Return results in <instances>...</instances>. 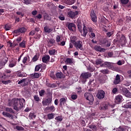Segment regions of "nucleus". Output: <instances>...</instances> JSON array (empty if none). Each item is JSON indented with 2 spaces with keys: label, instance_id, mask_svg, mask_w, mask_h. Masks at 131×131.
Returning a JSON list of instances; mask_svg holds the SVG:
<instances>
[{
  "label": "nucleus",
  "instance_id": "1",
  "mask_svg": "<svg viewBox=\"0 0 131 131\" xmlns=\"http://www.w3.org/2000/svg\"><path fill=\"white\" fill-rule=\"evenodd\" d=\"M84 98L86 99V100L89 101V105H93L94 103V96L92 95V94L85 93L84 94Z\"/></svg>",
  "mask_w": 131,
  "mask_h": 131
},
{
  "label": "nucleus",
  "instance_id": "2",
  "mask_svg": "<svg viewBox=\"0 0 131 131\" xmlns=\"http://www.w3.org/2000/svg\"><path fill=\"white\" fill-rule=\"evenodd\" d=\"M30 81H31V80L29 78H24L19 81H17L18 84H21L23 88H24V86L28 85Z\"/></svg>",
  "mask_w": 131,
  "mask_h": 131
},
{
  "label": "nucleus",
  "instance_id": "3",
  "mask_svg": "<svg viewBox=\"0 0 131 131\" xmlns=\"http://www.w3.org/2000/svg\"><path fill=\"white\" fill-rule=\"evenodd\" d=\"M80 76L81 78H82V82H83V83H85L86 79L92 77V73L90 72L82 73Z\"/></svg>",
  "mask_w": 131,
  "mask_h": 131
},
{
  "label": "nucleus",
  "instance_id": "4",
  "mask_svg": "<svg viewBox=\"0 0 131 131\" xmlns=\"http://www.w3.org/2000/svg\"><path fill=\"white\" fill-rule=\"evenodd\" d=\"M100 45H101V46H103V47L109 48V47L111 46V41H110V40H108L107 38H104L100 40Z\"/></svg>",
  "mask_w": 131,
  "mask_h": 131
},
{
  "label": "nucleus",
  "instance_id": "5",
  "mask_svg": "<svg viewBox=\"0 0 131 131\" xmlns=\"http://www.w3.org/2000/svg\"><path fill=\"white\" fill-rule=\"evenodd\" d=\"M74 45V48L76 49V50H80L82 51L83 49V43H82V41L81 40H77Z\"/></svg>",
  "mask_w": 131,
  "mask_h": 131
},
{
  "label": "nucleus",
  "instance_id": "6",
  "mask_svg": "<svg viewBox=\"0 0 131 131\" xmlns=\"http://www.w3.org/2000/svg\"><path fill=\"white\" fill-rule=\"evenodd\" d=\"M18 101L19 99L18 98H13V109L15 110V111H19L20 110V108L18 106H19Z\"/></svg>",
  "mask_w": 131,
  "mask_h": 131
},
{
  "label": "nucleus",
  "instance_id": "7",
  "mask_svg": "<svg viewBox=\"0 0 131 131\" xmlns=\"http://www.w3.org/2000/svg\"><path fill=\"white\" fill-rule=\"evenodd\" d=\"M53 101L52 97H49L47 99H46L44 100H42V104L43 106H49Z\"/></svg>",
  "mask_w": 131,
  "mask_h": 131
},
{
  "label": "nucleus",
  "instance_id": "8",
  "mask_svg": "<svg viewBox=\"0 0 131 131\" xmlns=\"http://www.w3.org/2000/svg\"><path fill=\"white\" fill-rule=\"evenodd\" d=\"M10 77L11 74H7L5 73H0V81L1 82H2L3 80H7V79H8V78H10Z\"/></svg>",
  "mask_w": 131,
  "mask_h": 131
},
{
  "label": "nucleus",
  "instance_id": "9",
  "mask_svg": "<svg viewBox=\"0 0 131 131\" xmlns=\"http://www.w3.org/2000/svg\"><path fill=\"white\" fill-rule=\"evenodd\" d=\"M120 92H121V94H123L125 97H127L128 93H129L128 90L122 86L120 87Z\"/></svg>",
  "mask_w": 131,
  "mask_h": 131
},
{
  "label": "nucleus",
  "instance_id": "10",
  "mask_svg": "<svg viewBox=\"0 0 131 131\" xmlns=\"http://www.w3.org/2000/svg\"><path fill=\"white\" fill-rule=\"evenodd\" d=\"M120 92H121V94H123L125 97H127L128 93H129L128 90L122 86L120 87Z\"/></svg>",
  "mask_w": 131,
  "mask_h": 131
},
{
  "label": "nucleus",
  "instance_id": "11",
  "mask_svg": "<svg viewBox=\"0 0 131 131\" xmlns=\"http://www.w3.org/2000/svg\"><path fill=\"white\" fill-rule=\"evenodd\" d=\"M89 32L88 31V29H86V26L85 25H83V31H81L80 32V33H81V36H83V37H86V34H88V33Z\"/></svg>",
  "mask_w": 131,
  "mask_h": 131
},
{
  "label": "nucleus",
  "instance_id": "12",
  "mask_svg": "<svg viewBox=\"0 0 131 131\" xmlns=\"http://www.w3.org/2000/svg\"><path fill=\"white\" fill-rule=\"evenodd\" d=\"M96 97L98 98V99H99V100H101V99H104L105 97V92H104L103 90L98 91Z\"/></svg>",
  "mask_w": 131,
  "mask_h": 131
},
{
  "label": "nucleus",
  "instance_id": "13",
  "mask_svg": "<svg viewBox=\"0 0 131 131\" xmlns=\"http://www.w3.org/2000/svg\"><path fill=\"white\" fill-rule=\"evenodd\" d=\"M90 16L91 17L92 21L94 23H96L97 22V15H96V13H95V11H94V10L91 11Z\"/></svg>",
  "mask_w": 131,
  "mask_h": 131
},
{
  "label": "nucleus",
  "instance_id": "14",
  "mask_svg": "<svg viewBox=\"0 0 131 131\" xmlns=\"http://www.w3.org/2000/svg\"><path fill=\"white\" fill-rule=\"evenodd\" d=\"M68 15L69 17L71 18L72 19H73L75 16H77L78 15V11H76L75 12H73L72 11H70L68 12Z\"/></svg>",
  "mask_w": 131,
  "mask_h": 131
},
{
  "label": "nucleus",
  "instance_id": "15",
  "mask_svg": "<svg viewBox=\"0 0 131 131\" xmlns=\"http://www.w3.org/2000/svg\"><path fill=\"white\" fill-rule=\"evenodd\" d=\"M123 99V97L121 95H118L115 97V103L117 104H119L122 102V100Z\"/></svg>",
  "mask_w": 131,
  "mask_h": 131
},
{
  "label": "nucleus",
  "instance_id": "16",
  "mask_svg": "<svg viewBox=\"0 0 131 131\" xmlns=\"http://www.w3.org/2000/svg\"><path fill=\"white\" fill-rule=\"evenodd\" d=\"M50 57L49 55H46L42 57V62L43 63H48L50 61Z\"/></svg>",
  "mask_w": 131,
  "mask_h": 131
},
{
  "label": "nucleus",
  "instance_id": "17",
  "mask_svg": "<svg viewBox=\"0 0 131 131\" xmlns=\"http://www.w3.org/2000/svg\"><path fill=\"white\" fill-rule=\"evenodd\" d=\"M67 101V98L63 97L59 99V106L60 107H62L63 105L66 104Z\"/></svg>",
  "mask_w": 131,
  "mask_h": 131
},
{
  "label": "nucleus",
  "instance_id": "18",
  "mask_svg": "<svg viewBox=\"0 0 131 131\" xmlns=\"http://www.w3.org/2000/svg\"><path fill=\"white\" fill-rule=\"evenodd\" d=\"M121 81V80L120 79V76L118 74L116 75L115 80L113 81V83H114V84H119Z\"/></svg>",
  "mask_w": 131,
  "mask_h": 131
},
{
  "label": "nucleus",
  "instance_id": "19",
  "mask_svg": "<svg viewBox=\"0 0 131 131\" xmlns=\"http://www.w3.org/2000/svg\"><path fill=\"white\" fill-rule=\"evenodd\" d=\"M18 101H19V104L20 105V106L19 107V109H22V108H23V107H24V104H25V99H24V98H19L18 99Z\"/></svg>",
  "mask_w": 131,
  "mask_h": 131
},
{
  "label": "nucleus",
  "instance_id": "20",
  "mask_svg": "<svg viewBox=\"0 0 131 131\" xmlns=\"http://www.w3.org/2000/svg\"><path fill=\"white\" fill-rule=\"evenodd\" d=\"M16 65H17V61H16L15 59H13L10 61L9 67H10V68H13V67H15Z\"/></svg>",
  "mask_w": 131,
  "mask_h": 131
},
{
  "label": "nucleus",
  "instance_id": "21",
  "mask_svg": "<svg viewBox=\"0 0 131 131\" xmlns=\"http://www.w3.org/2000/svg\"><path fill=\"white\" fill-rule=\"evenodd\" d=\"M2 114L4 115V116L8 117L9 118H10V119H13L14 118V116L9 113L3 112Z\"/></svg>",
  "mask_w": 131,
  "mask_h": 131
},
{
  "label": "nucleus",
  "instance_id": "22",
  "mask_svg": "<svg viewBox=\"0 0 131 131\" xmlns=\"http://www.w3.org/2000/svg\"><path fill=\"white\" fill-rule=\"evenodd\" d=\"M41 75V73H34L33 74H31L30 75V76L31 78H39V77Z\"/></svg>",
  "mask_w": 131,
  "mask_h": 131
},
{
  "label": "nucleus",
  "instance_id": "23",
  "mask_svg": "<svg viewBox=\"0 0 131 131\" xmlns=\"http://www.w3.org/2000/svg\"><path fill=\"white\" fill-rule=\"evenodd\" d=\"M95 49L96 51H97V52H106V49H105V48H102L101 46H96L95 47Z\"/></svg>",
  "mask_w": 131,
  "mask_h": 131
},
{
  "label": "nucleus",
  "instance_id": "24",
  "mask_svg": "<svg viewBox=\"0 0 131 131\" xmlns=\"http://www.w3.org/2000/svg\"><path fill=\"white\" fill-rule=\"evenodd\" d=\"M70 41L73 45H74L77 41V37L72 36L70 37Z\"/></svg>",
  "mask_w": 131,
  "mask_h": 131
},
{
  "label": "nucleus",
  "instance_id": "25",
  "mask_svg": "<svg viewBox=\"0 0 131 131\" xmlns=\"http://www.w3.org/2000/svg\"><path fill=\"white\" fill-rule=\"evenodd\" d=\"M44 31L46 33H51L53 31V29L50 28L48 26H45L44 27Z\"/></svg>",
  "mask_w": 131,
  "mask_h": 131
},
{
  "label": "nucleus",
  "instance_id": "26",
  "mask_svg": "<svg viewBox=\"0 0 131 131\" xmlns=\"http://www.w3.org/2000/svg\"><path fill=\"white\" fill-rule=\"evenodd\" d=\"M75 28V24L73 23H70L68 25V29L70 30V31H73V29Z\"/></svg>",
  "mask_w": 131,
  "mask_h": 131
},
{
  "label": "nucleus",
  "instance_id": "27",
  "mask_svg": "<svg viewBox=\"0 0 131 131\" xmlns=\"http://www.w3.org/2000/svg\"><path fill=\"white\" fill-rule=\"evenodd\" d=\"M47 118L48 119H49V120H51V119H54V118H55V114L54 113L48 114L47 115Z\"/></svg>",
  "mask_w": 131,
  "mask_h": 131
},
{
  "label": "nucleus",
  "instance_id": "28",
  "mask_svg": "<svg viewBox=\"0 0 131 131\" xmlns=\"http://www.w3.org/2000/svg\"><path fill=\"white\" fill-rule=\"evenodd\" d=\"M89 128L92 129L93 131H97V125L94 124V123H93L92 124L89 125Z\"/></svg>",
  "mask_w": 131,
  "mask_h": 131
},
{
  "label": "nucleus",
  "instance_id": "29",
  "mask_svg": "<svg viewBox=\"0 0 131 131\" xmlns=\"http://www.w3.org/2000/svg\"><path fill=\"white\" fill-rule=\"evenodd\" d=\"M55 75L56 77L59 79H61V78L63 77V73H62L61 72H58L56 73Z\"/></svg>",
  "mask_w": 131,
  "mask_h": 131
},
{
  "label": "nucleus",
  "instance_id": "30",
  "mask_svg": "<svg viewBox=\"0 0 131 131\" xmlns=\"http://www.w3.org/2000/svg\"><path fill=\"white\" fill-rule=\"evenodd\" d=\"M45 110H50V111L54 112V111H55V106L54 105L47 106L45 108Z\"/></svg>",
  "mask_w": 131,
  "mask_h": 131
},
{
  "label": "nucleus",
  "instance_id": "31",
  "mask_svg": "<svg viewBox=\"0 0 131 131\" xmlns=\"http://www.w3.org/2000/svg\"><path fill=\"white\" fill-rule=\"evenodd\" d=\"M5 110L7 112H9V113H12V114H15V111L13 110V108L10 107H6Z\"/></svg>",
  "mask_w": 131,
  "mask_h": 131
},
{
  "label": "nucleus",
  "instance_id": "32",
  "mask_svg": "<svg viewBox=\"0 0 131 131\" xmlns=\"http://www.w3.org/2000/svg\"><path fill=\"white\" fill-rule=\"evenodd\" d=\"M38 59H39V55L36 54V55L32 58V61L33 62H36Z\"/></svg>",
  "mask_w": 131,
  "mask_h": 131
},
{
  "label": "nucleus",
  "instance_id": "33",
  "mask_svg": "<svg viewBox=\"0 0 131 131\" xmlns=\"http://www.w3.org/2000/svg\"><path fill=\"white\" fill-rule=\"evenodd\" d=\"M12 28V25L6 24L5 25L4 29L6 31L10 30Z\"/></svg>",
  "mask_w": 131,
  "mask_h": 131
},
{
  "label": "nucleus",
  "instance_id": "34",
  "mask_svg": "<svg viewBox=\"0 0 131 131\" xmlns=\"http://www.w3.org/2000/svg\"><path fill=\"white\" fill-rule=\"evenodd\" d=\"M25 40H23L19 44V46L20 48H23V49H25L26 48Z\"/></svg>",
  "mask_w": 131,
  "mask_h": 131
},
{
  "label": "nucleus",
  "instance_id": "35",
  "mask_svg": "<svg viewBox=\"0 0 131 131\" xmlns=\"http://www.w3.org/2000/svg\"><path fill=\"white\" fill-rule=\"evenodd\" d=\"M42 67V65L41 64H39L36 65L35 68V72H37V71H39V69Z\"/></svg>",
  "mask_w": 131,
  "mask_h": 131
},
{
  "label": "nucleus",
  "instance_id": "36",
  "mask_svg": "<svg viewBox=\"0 0 131 131\" xmlns=\"http://www.w3.org/2000/svg\"><path fill=\"white\" fill-rule=\"evenodd\" d=\"M19 30V33H25L26 32L27 29L26 28L21 27L18 29Z\"/></svg>",
  "mask_w": 131,
  "mask_h": 131
},
{
  "label": "nucleus",
  "instance_id": "37",
  "mask_svg": "<svg viewBox=\"0 0 131 131\" xmlns=\"http://www.w3.org/2000/svg\"><path fill=\"white\" fill-rule=\"evenodd\" d=\"M73 63V61L72 60V58H67L66 60V64H72Z\"/></svg>",
  "mask_w": 131,
  "mask_h": 131
},
{
  "label": "nucleus",
  "instance_id": "38",
  "mask_svg": "<svg viewBox=\"0 0 131 131\" xmlns=\"http://www.w3.org/2000/svg\"><path fill=\"white\" fill-rule=\"evenodd\" d=\"M39 95L40 97H43L46 95V91L41 90L39 92Z\"/></svg>",
  "mask_w": 131,
  "mask_h": 131
},
{
  "label": "nucleus",
  "instance_id": "39",
  "mask_svg": "<svg viewBox=\"0 0 131 131\" xmlns=\"http://www.w3.org/2000/svg\"><path fill=\"white\" fill-rule=\"evenodd\" d=\"M48 53L50 56L54 55L56 53V49H52L51 50H49Z\"/></svg>",
  "mask_w": 131,
  "mask_h": 131
},
{
  "label": "nucleus",
  "instance_id": "40",
  "mask_svg": "<svg viewBox=\"0 0 131 131\" xmlns=\"http://www.w3.org/2000/svg\"><path fill=\"white\" fill-rule=\"evenodd\" d=\"M22 2L25 5H31V0H22Z\"/></svg>",
  "mask_w": 131,
  "mask_h": 131
},
{
  "label": "nucleus",
  "instance_id": "41",
  "mask_svg": "<svg viewBox=\"0 0 131 131\" xmlns=\"http://www.w3.org/2000/svg\"><path fill=\"white\" fill-rule=\"evenodd\" d=\"M116 131H125V128L122 126H120L118 128L116 129Z\"/></svg>",
  "mask_w": 131,
  "mask_h": 131
},
{
  "label": "nucleus",
  "instance_id": "42",
  "mask_svg": "<svg viewBox=\"0 0 131 131\" xmlns=\"http://www.w3.org/2000/svg\"><path fill=\"white\" fill-rule=\"evenodd\" d=\"M55 120H56L57 122H61L62 120H63V118L61 116H57L55 118Z\"/></svg>",
  "mask_w": 131,
  "mask_h": 131
},
{
  "label": "nucleus",
  "instance_id": "43",
  "mask_svg": "<svg viewBox=\"0 0 131 131\" xmlns=\"http://www.w3.org/2000/svg\"><path fill=\"white\" fill-rule=\"evenodd\" d=\"M104 64L105 65V67H108V68H111V66L112 65V63L110 62H104Z\"/></svg>",
  "mask_w": 131,
  "mask_h": 131
},
{
  "label": "nucleus",
  "instance_id": "44",
  "mask_svg": "<svg viewBox=\"0 0 131 131\" xmlns=\"http://www.w3.org/2000/svg\"><path fill=\"white\" fill-rule=\"evenodd\" d=\"M121 37L120 38V40L123 42H125L126 41V39L125 38V36L123 35V34H121Z\"/></svg>",
  "mask_w": 131,
  "mask_h": 131
},
{
  "label": "nucleus",
  "instance_id": "45",
  "mask_svg": "<svg viewBox=\"0 0 131 131\" xmlns=\"http://www.w3.org/2000/svg\"><path fill=\"white\" fill-rule=\"evenodd\" d=\"M29 59H29H30V58L29 57V56H27V57H24L23 59V64H26V62H27V60Z\"/></svg>",
  "mask_w": 131,
  "mask_h": 131
},
{
  "label": "nucleus",
  "instance_id": "46",
  "mask_svg": "<svg viewBox=\"0 0 131 131\" xmlns=\"http://www.w3.org/2000/svg\"><path fill=\"white\" fill-rule=\"evenodd\" d=\"M129 0H120V3L122 5H127Z\"/></svg>",
  "mask_w": 131,
  "mask_h": 131
},
{
  "label": "nucleus",
  "instance_id": "47",
  "mask_svg": "<svg viewBox=\"0 0 131 131\" xmlns=\"http://www.w3.org/2000/svg\"><path fill=\"white\" fill-rule=\"evenodd\" d=\"M2 83H3V84H5V85L9 84V83H11V80H4L2 81Z\"/></svg>",
  "mask_w": 131,
  "mask_h": 131
},
{
  "label": "nucleus",
  "instance_id": "48",
  "mask_svg": "<svg viewBox=\"0 0 131 131\" xmlns=\"http://www.w3.org/2000/svg\"><path fill=\"white\" fill-rule=\"evenodd\" d=\"M95 64H96V65H100L102 64V59H97L95 61Z\"/></svg>",
  "mask_w": 131,
  "mask_h": 131
},
{
  "label": "nucleus",
  "instance_id": "49",
  "mask_svg": "<svg viewBox=\"0 0 131 131\" xmlns=\"http://www.w3.org/2000/svg\"><path fill=\"white\" fill-rule=\"evenodd\" d=\"M68 2V5H69V6L71 5H73L74 3H75V0H67Z\"/></svg>",
  "mask_w": 131,
  "mask_h": 131
},
{
  "label": "nucleus",
  "instance_id": "50",
  "mask_svg": "<svg viewBox=\"0 0 131 131\" xmlns=\"http://www.w3.org/2000/svg\"><path fill=\"white\" fill-rule=\"evenodd\" d=\"M50 76L51 78H53V79H56V76L55 75V74H54L53 71L51 72Z\"/></svg>",
  "mask_w": 131,
  "mask_h": 131
},
{
  "label": "nucleus",
  "instance_id": "51",
  "mask_svg": "<svg viewBox=\"0 0 131 131\" xmlns=\"http://www.w3.org/2000/svg\"><path fill=\"white\" fill-rule=\"evenodd\" d=\"M8 106H9V107H11V106H12L13 105V99L12 100L9 99L8 100Z\"/></svg>",
  "mask_w": 131,
  "mask_h": 131
},
{
  "label": "nucleus",
  "instance_id": "52",
  "mask_svg": "<svg viewBox=\"0 0 131 131\" xmlns=\"http://www.w3.org/2000/svg\"><path fill=\"white\" fill-rule=\"evenodd\" d=\"M16 129H17V130H23L24 129V127L21 126H19L17 125L15 127Z\"/></svg>",
  "mask_w": 131,
  "mask_h": 131
},
{
  "label": "nucleus",
  "instance_id": "53",
  "mask_svg": "<svg viewBox=\"0 0 131 131\" xmlns=\"http://www.w3.org/2000/svg\"><path fill=\"white\" fill-rule=\"evenodd\" d=\"M89 36L90 38H93V39H95V37H96V34H95V33H94L92 32V33H90V34L89 35Z\"/></svg>",
  "mask_w": 131,
  "mask_h": 131
},
{
  "label": "nucleus",
  "instance_id": "54",
  "mask_svg": "<svg viewBox=\"0 0 131 131\" xmlns=\"http://www.w3.org/2000/svg\"><path fill=\"white\" fill-rule=\"evenodd\" d=\"M56 42H57V43H58V42H60V41H61V37L60 36V35L56 36Z\"/></svg>",
  "mask_w": 131,
  "mask_h": 131
},
{
  "label": "nucleus",
  "instance_id": "55",
  "mask_svg": "<svg viewBox=\"0 0 131 131\" xmlns=\"http://www.w3.org/2000/svg\"><path fill=\"white\" fill-rule=\"evenodd\" d=\"M100 110H106L104 103H102L99 106Z\"/></svg>",
  "mask_w": 131,
  "mask_h": 131
},
{
  "label": "nucleus",
  "instance_id": "56",
  "mask_svg": "<svg viewBox=\"0 0 131 131\" xmlns=\"http://www.w3.org/2000/svg\"><path fill=\"white\" fill-rule=\"evenodd\" d=\"M100 72L103 74H108L109 71H108V70H100Z\"/></svg>",
  "mask_w": 131,
  "mask_h": 131
},
{
  "label": "nucleus",
  "instance_id": "57",
  "mask_svg": "<svg viewBox=\"0 0 131 131\" xmlns=\"http://www.w3.org/2000/svg\"><path fill=\"white\" fill-rule=\"evenodd\" d=\"M29 116L32 119H34V118L36 117V115H35V114L34 113H30Z\"/></svg>",
  "mask_w": 131,
  "mask_h": 131
},
{
  "label": "nucleus",
  "instance_id": "58",
  "mask_svg": "<svg viewBox=\"0 0 131 131\" xmlns=\"http://www.w3.org/2000/svg\"><path fill=\"white\" fill-rule=\"evenodd\" d=\"M41 35H40V34H37L36 35H35L34 38H35V39H39L41 37Z\"/></svg>",
  "mask_w": 131,
  "mask_h": 131
},
{
  "label": "nucleus",
  "instance_id": "59",
  "mask_svg": "<svg viewBox=\"0 0 131 131\" xmlns=\"http://www.w3.org/2000/svg\"><path fill=\"white\" fill-rule=\"evenodd\" d=\"M58 19H59V20H61V21H64V20H65V16L61 14L59 16H58Z\"/></svg>",
  "mask_w": 131,
  "mask_h": 131
},
{
  "label": "nucleus",
  "instance_id": "60",
  "mask_svg": "<svg viewBox=\"0 0 131 131\" xmlns=\"http://www.w3.org/2000/svg\"><path fill=\"white\" fill-rule=\"evenodd\" d=\"M117 92H118V90H117V88H115L112 90V93L114 95H116V94H117Z\"/></svg>",
  "mask_w": 131,
  "mask_h": 131
},
{
  "label": "nucleus",
  "instance_id": "61",
  "mask_svg": "<svg viewBox=\"0 0 131 131\" xmlns=\"http://www.w3.org/2000/svg\"><path fill=\"white\" fill-rule=\"evenodd\" d=\"M65 44H66L65 41H62L60 43V42L57 43L58 46H61V47H64Z\"/></svg>",
  "mask_w": 131,
  "mask_h": 131
},
{
  "label": "nucleus",
  "instance_id": "62",
  "mask_svg": "<svg viewBox=\"0 0 131 131\" xmlns=\"http://www.w3.org/2000/svg\"><path fill=\"white\" fill-rule=\"evenodd\" d=\"M45 19H46V20H49V21H51V16H50L49 15L46 14L45 15L44 17Z\"/></svg>",
  "mask_w": 131,
  "mask_h": 131
},
{
  "label": "nucleus",
  "instance_id": "63",
  "mask_svg": "<svg viewBox=\"0 0 131 131\" xmlns=\"http://www.w3.org/2000/svg\"><path fill=\"white\" fill-rule=\"evenodd\" d=\"M47 94L49 96V97H52V93L51 92V90L50 89H48L47 90Z\"/></svg>",
  "mask_w": 131,
  "mask_h": 131
},
{
  "label": "nucleus",
  "instance_id": "64",
  "mask_svg": "<svg viewBox=\"0 0 131 131\" xmlns=\"http://www.w3.org/2000/svg\"><path fill=\"white\" fill-rule=\"evenodd\" d=\"M34 99L35 101H36V102H38L39 101V97H38V95H35L34 96Z\"/></svg>",
  "mask_w": 131,
  "mask_h": 131
}]
</instances>
